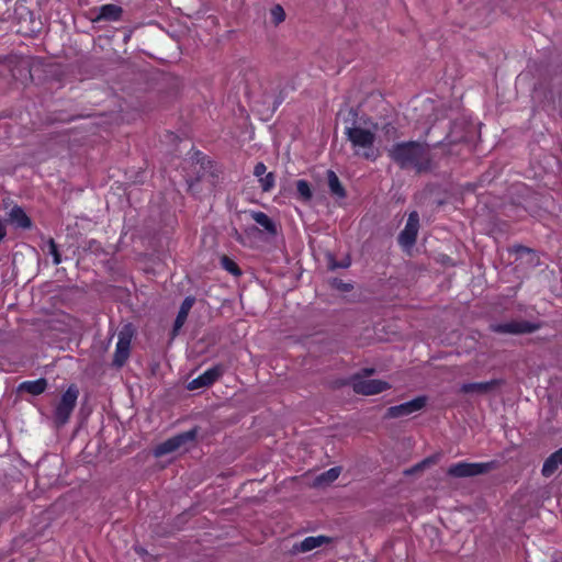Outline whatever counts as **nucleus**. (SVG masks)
<instances>
[{"mask_svg": "<svg viewBox=\"0 0 562 562\" xmlns=\"http://www.w3.org/2000/svg\"><path fill=\"white\" fill-rule=\"evenodd\" d=\"M223 374V368L221 366H215L207 369L198 378L193 379L189 382V390H198L201 387L209 386L213 384L221 375Z\"/></svg>", "mask_w": 562, "mask_h": 562, "instance_id": "obj_12", "label": "nucleus"}, {"mask_svg": "<svg viewBox=\"0 0 562 562\" xmlns=\"http://www.w3.org/2000/svg\"><path fill=\"white\" fill-rule=\"evenodd\" d=\"M331 541L329 537L326 536H311L306 537L300 543L294 544L293 550L296 552H308L316 548H319L324 544H327Z\"/></svg>", "mask_w": 562, "mask_h": 562, "instance_id": "obj_15", "label": "nucleus"}, {"mask_svg": "<svg viewBox=\"0 0 562 562\" xmlns=\"http://www.w3.org/2000/svg\"><path fill=\"white\" fill-rule=\"evenodd\" d=\"M351 382L353 391L362 395H375L390 389V384L386 381L364 379L358 375L353 376Z\"/></svg>", "mask_w": 562, "mask_h": 562, "instance_id": "obj_7", "label": "nucleus"}, {"mask_svg": "<svg viewBox=\"0 0 562 562\" xmlns=\"http://www.w3.org/2000/svg\"><path fill=\"white\" fill-rule=\"evenodd\" d=\"M266 171L267 167L263 162H258L254 168V175L259 179L266 175Z\"/></svg>", "mask_w": 562, "mask_h": 562, "instance_id": "obj_28", "label": "nucleus"}, {"mask_svg": "<svg viewBox=\"0 0 562 562\" xmlns=\"http://www.w3.org/2000/svg\"><path fill=\"white\" fill-rule=\"evenodd\" d=\"M561 465H562V447L546 459V461L542 465L541 473L544 477H550L559 470V468Z\"/></svg>", "mask_w": 562, "mask_h": 562, "instance_id": "obj_16", "label": "nucleus"}, {"mask_svg": "<svg viewBox=\"0 0 562 562\" xmlns=\"http://www.w3.org/2000/svg\"><path fill=\"white\" fill-rule=\"evenodd\" d=\"M495 462H458L451 464L447 474L452 477H471L487 473L494 469Z\"/></svg>", "mask_w": 562, "mask_h": 562, "instance_id": "obj_4", "label": "nucleus"}, {"mask_svg": "<svg viewBox=\"0 0 562 562\" xmlns=\"http://www.w3.org/2000/svg\"><path fill=\"white\" fill-rule=\"evenodd\" d=\"M490 328L492 331L498 334L517 335L532 333L537 329V326L529 322L512 321L506 323L492 324Z\"/></svg>", "mask_w": 562, "mask_h": 562, "instance_id": "obj_9", "label": "nucleus"}, {"mask_svg": "<svg viewBox=\"0 0 562 562\" xmlns=\"http://www.w3.org/2000/svg\"><path fill=\"white\" fill-rule=\"evenodd\" d=\"M350 263H351L350 259L347 258L341 263H334V262H331L330 263V268H333V269H335V268H348L350 266Z\"/></svg>", "mask_w": 562, "mask_h": 562, "instance_id": "obj_30", "label": "nucleus"}, {"mask_svg": "<svg viewBox=\"0 0 562 562\" xmlns=\"http://www.w3.org/2000/svg\"><path fill=\"white\" fill-rule=\"evenodd\" d=\"M426 396H417L412 401L389 407L386 411V416L390 418H400L408 416L423 409L426 405Z\"/></svg>", "mask_w": 562, "mask_h": 562, "instance_id": "obj_8", "label": "nucleus"}, {"mask_svg": "<svg viewBox=\"0 0 562 562\" xmlns=\"http://www.w3.org/2000/svg\"><path fill=\"white\" fill-rule=\"evenodd\" d=\"M340 474V468H331L327 470L326 472L319 474L316 479L317 485H326L330 484L331 482L336 481Z\"/></svg>", "mask_w": 562, "mask_h": 562, "instance_id": "obj_23", "label": "nucleus"}, {"mask_svg": "<svg viewBox=\"0 0 562 562\" xmlns=\"http://www.w3.org/2000/svg\"><path fill=\"white\" fill-rule=\"evenodd\" d=\"M47 251L53 257V263L59 265L61 262V256L58 251L57 245L53 238L47 240Z\"/></svg>", "mask_w": 562, "mask_h": 562, "instance_id": "obj_25", "label": "nucleus"}, {"mask_svg": "<svg viewBox=\"0 0 562 562\" xmlns=\"http://www.w3.org/2000/svg\"><path fill=\"white\" fill-rule=\"evenodd\" d=\"M389 155L402 169H412L417 173L432 169L430 149L426 144L405 142L395 144Z\"/></svg>", "mask_w": 562, "mask_h": 562, "instance_id": "obj_1", "label": "nucleus"}, {"mask_svg": "<svg viewBox=\"0 0 562 562\" xmlns=\"http://www.w3.org/2000/svg\"><path fill=\"white\" fill-rule=\"evenodd\" d=\"M221 265L227 272L232 273L233 276L241 274V271L238 268L237 263L227 256L222 257Z\"/></svg>", "mask_w": 562, "mask_h": 562, "instance_id": "obj_24", "label": "nucleus"}, {"mask_svg": "<svg viewBox=\"0 0 562 562\" xmlns=\"http://www.w3.org/2000/svg\"><path fill=\"white\" fill-rule=\"evenodd\" d=\"M558 109H559L560 113L562 114V92L559 94V98H558Z\"/></svg>", "mask_w": 562, "mask_h": 562, "instance_id": "obj_32", "label": "nucleus"}, {"mask_svg": "<svg viewBox=\"0 0 562 562\" xmlns=\"http://www.w3.org/2000/svg\"><path fill=\"white\" fill-rule=\"evenodd\" d=\"M296 194L297 199L301 200L302 202L311 201L313 192L310 187V183L306 180L301 179L296 181Z\"/></svg>", "mask_w": 562, "mask_h": 562, "instance_id": "obj_22", "label": "nucleus"}, {"mask_svg": "<svg viewBox=\"0 0 562 562\" xmlns=\"http://www.w3.org/2000/svg\"><path fill=\"white\" fill-rule=\"evenodd\" d=\"M270 15H271L272 22L276 25L280 24L285 19V12H284L283 8L279 4L271 8Z\"/></svg>", "mask_w": 562, "mask_h": 562, "instance_id": "obj_27", "label": "nucleus"}, {"mask_svg": "<svg viewBox=\"0 0 562 562\" xmlns=\"http://www.w3.org/2000/svg\"><path fill=\"white\" fill-rule=\"evenodd\" d=\"M95 15L92 18L94 22L99 21H119L122 15V8L116 4H103L92 11Z\"/></svg>", "mask_w": 562, "mask_h": 562, "instance_id": "obj_14", "label": "nucleus"}, {"mask_svg": "<svg viewBox=\"0 0 562 562\" xmlns=\"http://www.w3.org/2000/svg\"><path fill=\"white\" fill-rule=\"evenodd\" d=\"M131 340L132 333L127 327L120 331L113 359L115 366L122 367L126 362L130 356Z\"/></svg>", "mask_w": 562, "mask_h": 562, "instance_id": "obj_11", "label": "nucleus"}, {"mask_svg": "<svg viewBox=\"0 0 562 562\" xmlns=\"http://www.w3.org/2000/svg\"><path fill=\"white\" fill-rule=\"evenodd\" d=\"M259 182L262 191L269 192L274 187L276 177L272 172H269L262 176L259 179Z\"/></svg>", "mask_w": 562, "mask_h": 562, "instance_id": "obj_26", "label": "nucleus"}, {"mask_svg": "<svg viewBox=\"0 0 562 562\" xmlns=\"http://www.w3.org/2000/svg\"><path fill=\"white\" fill-rule=\"evenodd\" d=\"M79 396V390L76 385H70L61 395L55 406L54 422L60 427L68 423Z\"/></svg>", "mask_w": 562, "mask_h": 562, "instance_id": "obj_3", "label": "nucleus"}, {"mask_svg": "<svg viewBox=\"0 0 562 562\" xmlns=\"http://www.w3.org/2000/svg\"><path fill=\"white\" fill-rule=\"evenodd\" d=\"M47 386V382L45 379H38L35 381H26L21 384V390L32 394L40 395L42 394Z\"/></svg>", "mask_w": 562, "mask_h": 562, "instance_id": "obj_21", "label": "nucleus"}, {"mask_svg": "<svg viewBox=\"0 0 562 562\" xmlns=\"http://www.w3.org/2000/svg\"><path fill=\"white\" fill-rule=\"evenodd\" d=\"M327 181L329 191L333 195L340 199L346 196V191L335 171L327 170Z\"/></svg>", "mask_w": 562, "mask_h": 562, "instance_id": "obj_20", "label": "nucleus"}, {"mask_svg": "<svg viewBox=\"0 0 562 562\" xmlns=\"http://www.w3.org/2000/svg\"><path fill=\"white\" fill-rule=\"evenodd\" d=\"M9 221L15 227L23 229L30 228L32 225L30 217L20 206H14L11 209L9 212Z\"/></svg>", "mask_w": 562, "mask_h": 562, "instance_id": "obj_18", "label": "nucleus"}, {"mask_svg": "<svg viewBox=\"0 0 562 562\" xmlns=\"http://www.w3.org/2000/svg\"><path fill=\"white\" fill-rule=\"evenodd\" d=\"M418 227H419L418 213L412 212L408 215V218H407L404 229L401 232V234L398 236V243L401 244V246H403L404 248H409L415 244L417 233H418Z\"/></svg>", "mask_w": 562, "mask_h": 562, "instance_id": "obj_10", "label": "nucleus"}, {"mask_svg": "<svg viewBox=\"0 0 562 562\" xmlns=\"http://www.w3.org/2000/svg\"><path fill=\"white\" fill-rule=\"evenodd\" d=\"M194 303L193 297H186L180 306V310L177 314V317L175 319L173 324V335H177V333L181 329V327L184 325L187 317L189 315V312Z\"/></svg>", "mask_w": 562, "mask_h": 562, "instance_id": "obj_19", "label": "nucleus"}, {"mask_svg": "<svg viewBox=\"0 0 562 562\" xmlns=\"http://www.w3.org/2000/svg\"><path fill=\"white\" fill-rule=\"evenodd\" d=\"M373 369H364L363 372L366 373V375H370L373 373Z\"/></svg>", "mask_w": 562, "mask_h": 562, "instance_id": "obj_33", "label": "nucleus"}, {"mask_svg": "<svg viewBox=\"0 0 562 562\" xmlns=\"http://www.w3.org/2000/svg\"><path fill=\"white\" fill-rule=\"evenodd\" d=\"M196 430L191 429L181 434H178L164 442L159 443L154 449L155 457H162L168 453L175 452L181 448H186L188 443H191L195 440Z\"/></svg>", "mask_w": 562, "mask_h": 562, "instance_id": "obj_6", "label": "nucleus"}, {"mask_svg": "<svg viewBox=\"0 0 562 562\" xmlns=\"http://www.w3.org/2000/svg\"><path fill=\"white\" fill-rule=\"evenodd\" d=\"M5 225L4 222L0 218V240H2L5 236Z\"/></svg>", "mask_w": 562, "mask_h": 562, "instance_id": "obj_31", "label": "nucleus"}, {"mask_svg": "<svg viewBox=\"0 0 562 562\" xmlns=\"http://www.w3.org/2000/svg\"><path fill=\"white\" fill-rule=\"evenodd\" d=\"M196 430L191 429L181 434H178L164 442L159 443L154 449L155 457H162L168 453L175 452L181 448H186L188 443H191L195 440Z\"/></svg>", "mask_w": 562, "mask_h": 562, "instance_id": "obj_5", "label": "nucleus"}, {"mask_svg": "<svg viewBox=\"0 0 562 562\" xmlns=\"http://www.w3.org/2000/svg\"><path fill=\"white\" fill-rule=\"evenodd\" d=\"M376 124L362 125L353 123L345 128L347 139L351 143L353 154L360 158L374 161L380 153L375 146Z\"/></svg>", "mask_w": 562, "mask_h": 562, "instance_id": "obj_2", "label": "nucleus"}, {"mask_svg": "<svg viewBox=\"0 0 562 562\" xmlns=\"http://www.w3.org/2000/svg\"><path fill=\"white\" fill-rule=\"evenodd\" d=\"M502 383L501 380H491L485 382L464 383L460 386V392L464 394H488Z\"/></svg>", "mask_w": 562, "mask_h": 562, "instance_id": "obj_13", "label": "nucleus"}, {"mask_svg": "<svg viewBox=\"0 0 562 562\" xmlns=\"http://www.w3.org/2000/svg\"><path fill=\"white\" fill-rule=\"evenodd\" d=\"M435 462V459L434 458H428V459H425L424 461H422L420 463H418L414 469L407 471V473H412L414 471H417V470H422L423 468H425L426 465H429L431 463Z\"/></svg>", "mask_w": 562, "mask_h": 562, "instance_id": "obj_29", "label": "nucleus"}, {"mask_svg": "<svg viewBox=\"0 0 562 562\" xmlns=\"http://www.w3.org/2000/svg\"><path fill=\"white\" fill-rule=\"evenodd\" d=\"M250 216L269 235H271V236L277 235V233H278L277 225L266 213L260 212V211H251Z\"/></svg>", "mask_w": 562, "mask_h": 562, "instance_id": "obj_17", "label": "nucleus"}]
</instances>
